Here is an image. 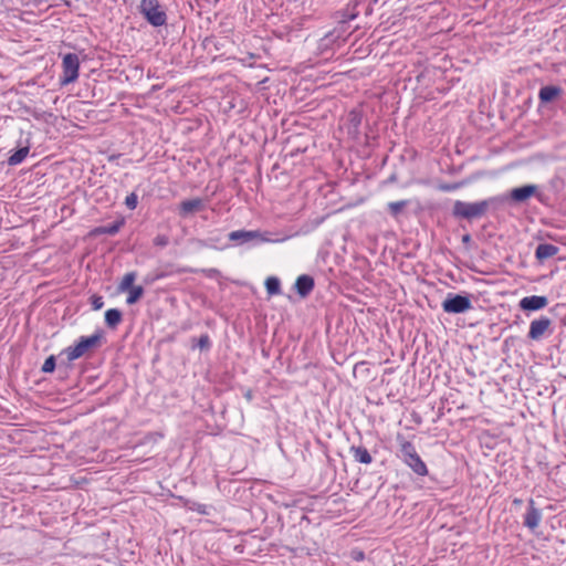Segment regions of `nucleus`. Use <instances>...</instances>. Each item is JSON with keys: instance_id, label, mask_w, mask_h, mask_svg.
Here are the masks:
<instances>
[{"instance_id": "4468645a", "label": "nucleus", "mask_w": 566, "mask_h": 566, "mask_svg": "<svg viewBox=\"0 0 566 566\" xmlns=\"http://www.w3.org/2000/svg\"><path fill=\"white\" fill-rule=\"evenodd\" d=\"M564 91L557 85H546L541 87L538 92V99L541 104H548L562 97Z\"/></svg>"}, {"instance_id": "f704fd0d", "label": "nucleus", "mask_w": 566, "mask_h": 566, "mask_svg": "<svg viewBox=\"0 0 566 566\" xmlns=\"http://www.w3.org/2000/svg\"><path fill=\"white\" fill-rule=\"evenodd\" d=\"M60 1H61L64 6H66V7H69V8H70V7H72V2H71V0H60Z\"/></svg>"}, {"instance_id": "20e7f679", "label": "nucleus", "mask_w": 566, "mask_h": 566, "mask_svg": "<svg viewBox=\"0 0 566 566\" xmlns=\"http://www.w3.org/2000/svg\"><path fill=\"white\" fill-rule=\"evenodd\" d=\"M268 232L260 230H235L229 233V240L237 242L238 244L245 243H262V242H283L287 237L271 239L266 237Z\"/></svg>"}, {"instance_id": "6e6552de", "label": "nucleus", "mask_w": 566, "mask_h": 566, "mask_svg": "<svg viewBox=\"0 0 566 566\" xmlns=\"http://www.w3.org/2000/svg\"><path fill=\"white\" fill-rule=\"evenodd\" d=\"M551 325L552 319L547 316H541L539 318L533 319L530 324V331L527 334L528 339H542L547 332H551Z\"/></svg>"}, {"instance_id": "aec40b11", "label": "nucleus", "mask_w": 566, "mask_h": 566, "mask_svg": "<svg viewBox=\"0 0 566 566\" xmlns=\"http://www.w3.org/2000/svg\"><path fill=\"white\" fill-rule=\"evenodd\" d=\"M123 321V313L118 308H109L105 312V324L115 329Z\"/></svg>"}, {"instance_id": "2f4dec72", "label": "nucleus", "mask_w": 566, "mask_h": 566, "mask_svg": "<svg viewBox=\"0 0 566 566\" xmlns=\"http://www.w3.org/2000/svg\"><path fill=\"white\" fill-rule=\"evenodd\" d=\"M459 188V184H442L439 186V189L442 190V191H453V190H457Z\"/></svg>"}, {"instance_id": "9b49d317", "label": "nucleus", "mask_w": 566, "mask_h": 566, "mask_svg": "<svg viewBox=\"0 0 566 566\" xmlns=\"http://www.w3.org/2000/svg\"><path fill=\"white\" fill-rule=\"evenodd\" d=\"M542 520V512L539 509L535 506V501L533 499L528 500V505L526 513L524 514L523 524L527 528L534 531L538 527Z\"/></svg>"}, {"instance_id": "5701e85b", "label": "nucleus", "mask_w": 566, "mask_h": 566, "mask_svg": "<svg viewBox=\"0 0 566 566\" xmlns=\"http://www.w3.org/2000/svg\"><path fill=\"white\" fill-rule=\"evenodd\" d=\"M409 200H400V201H391L387 205L388 212L395 218L398 219L400 213L405 208L409 206Z\"/></svg>"}, {"instance_id": "39448f33", "label": "nucleus", "mask_w": 566, "mask_h": 566, "mask_svg": "<svg viewBox=\"0 0 566 566\" xmlns=\"http://www.w3.org/2000/svg\"><path fill=\"white\" fill-rule=\"evenodd\" d=\"M139 10L146 21L153 27H163L167 23V14L158 0H142Z\"/></svg>"}, {"instance_id": "a211bd4d", "label": "nucleus", "mask_w": 566, "mask_h": 566, "mask_svg": "<svg viewBox=\"0 0 566 566\" xmlns=\"http://www.w3.org/2000/svg\"><path fill=\"white\" fill-rule=\"evenodd\" d=\"M355 8H356V4L353 8L347 7L346 9L337 11L335 13V19L338 22V24L340 25V30L343 32L346 31L345 24L348 21L354 20L358 15V12L355 10Z\"/></svg>"}, {"instance_id": "f3484780", "label": "nucleus", "mask_w": 566, "mask_h": 566, "mask_svg": "<svg viewBox=\"0 0 566 566\" xmlns=\"http://www.w3.org/2000/svg\"><path fill=\"white\" fill-rule=\"evenodd\" d=\"M349 452L353 455L354 460L361 464H370L373 462V457L370 452L364 446H352L349 448Z\"/></svg>"}, {"instance_id": "b1692460", "label": "nucleus", "mask_w": 566, "mask_h": 566, "mask_svg": "<svg viewBox=\"0 0 566 566\" xmlns=\"http://www.w3.org/2000/svg\"><path fill=\"white\" fill-rule=\"evenodd\" d=\"M137 277L136 272H128L124 275L120 283L117 286V291L120 293H124L128 291L129 289L134 287V282Z\"/></svg>"}, {"instance_id": "e433bc0d", "label": "nucleus", "mask_w": 566, "mask_h": 566, "mask_svg": "<svg viewBox=\"0 0 566 566\" xmlns=\"http://www.w3.org/2000/svg\"><path fill=\"white\" fill-rule=\"evenodd\" d=\"M334 32H335V31L329 32L328 34H326V38H331V36H333V35H334Z\"/></svg>"}, {"instance_id": "cd10ccee", "label": "nucleus", "mask_w": 566, "mask_h": 566, "mask_svg": "<svg viewBox=\"0 0 566 566\" xmlns=\"http://www.w3.org/2000/svg\"><path fill=\"white\" fill-rule=\"evenodd\" d=\"M55 368H56V358L54 355H50L44 360V363L41 367V371L44 374H51L55 370Z\"/></svg>"}, {"instance_id": "a878e982", "label": "nucleus", "mask_w": 566, "mask_h": 566, "mask_svg": "<svg viewBox=\"0 0 566 566\" xmlns=\"http://www.w3.org/2000/svg\"><path fill=\"white\" fill-rule=\"evenodd\" d=\"M265 289L269 295H276L281 292V282L275 276H270L265 280Z\"/></svg>"}, {"instance_id": "2eb2a0df", "label": "nucleus", "mask_w": 566, "mask_h": 566, "mask_svg": "<svg viewBox=\"0 0 566 566\" xmlns=\"http://www.w3.org/2000/svg\"><path fill=\"white\" fill-rule=\"evenodd\" d=\"M294 286L301 297H306L313 291L315 282L311 275L302 274L296 279Z\"/></svg>"}, {"instance_id": "f257e3e1", "label": "nucleus", "mask_w": 566, "mask_h": 566, "mask_svg": "<svg viewBox=\"0 0 566 566\" xmlns=\"http://www.w3.org/2000/svg\"><path fill=\"white\" fill-rule=\"evenodd\" d=\"M504 201V197H491L476 202L457 200L452 207V216L458 220L472 222L485 216L490 209H497Z\"/></svg>"}, {"instance_id": "c85d7f7f", "label": "nucleus", "mask_w": 566, "mask_h": 566, "mask_svg": "<svg viewBox=\"0 0 566 566\" xmlns=\"http://www.w3.org/2000/svg\"><path fill=\"white\" fill-rule=\"evenodd\" d=\"M137 205H138V197H137L136 192H132L125 198V206L127 207V209L135 210L137 208Z\"/></svg>"}, {"instance_id": "dca6fc26", "label": "nucleus", "mask_w": 566, "mask_h": 566, "mask_svg": "<svg viewBox=\"0 0 566 566\" xmlns=\"http://www.w3.org/2000/svg\"><path fill=\"white\" fill-rule=\"evenodd\" d=\"M558 251L559 248L557 245L551 243H541L535 250V258L538 262H544L545 260L555 256Z\"/></svg>"}, {"instance_id": "ea45409f", "label": "nucleus", "mask_w": 566, "mask_h": 566, "mask_svg": "<svg viewBox=\"0 0 566 566\" xmlns=\"http://www.w3.org/2000/svg\"><path fill=\"white\" fill-rule=\"evenodd\" d=\"M378 0H374V2H377Z\"/></svg>"}, {"instance_id": "473e14b6", "label": "nucleus", "mask_w": 566, "mask_h": 566, "mask_svg": "<svg viewBox=\"0 0 566 566\" xmlns=\"http://www.w3.org/2000/svg\"><path fill=\"white\" fill-rule=\"evenodd\" d=\"M471 240H472L471 235L468 234V233L462 237V243L463 244H469L471 242Z\"/></svg>"}, {"instance_id": "4be33fe9", "label": "nucleus", "mask_w": 566, "mask_h": 566, "mask_svg": "<svg viewBox=\"0 0 566 566\" xmlns=\"http://www.w3.org/2000/svg\"><path fill=\"white\" fill-rule=\"evenodd\" d=\"M199 348L201 352H208L211 348V339L208 334H202L199 338L191 339V349Z\"/></svg>"}, {"instance_id": "0eeeda50", "label": "nucleus", "mask_w": 566, "mask_h": 566, "mask_svg": "<svg viewBox=\"0 0 566 566\" xmlns=\"http://www.w3.org/2000/svg\"><path fill=\"white\" fill-rule=\"evenodd\" d=\"M80 60L77 54L67 53L62 60V75L60 76V84L67 85L75 82L78 77Z\"/></svg>"}, {"instance_id": "ddd939ff", "label": "nucleus", "mask_w": 566, "mask_h": 566, "mask_svg": "<svg viewBox=\"0 0 566 566\" xmlns=\"http://www.w3.org/2000/svg\"><path fill=\"white\" fill-rule=\"evenodd\" d=\"M536 185H524L522 187L513 188L510 192V199L514 202H524L537 192Z\"/></svg>"}, {"instance_id": "423d86ee", "label": "nucleus", "mask_w": 566, "mask_h": 566, "mask_svg": "<svg viewBox=\"0 0 566 566\" xmlns=\"http://www.w3.org/2000/svg\"><path fill=\"white\" fill-rule=\"evenodd\" d=\"M443 312L448 314H462L472 308L470 294L448 293L442 304Z\"/></svg>"}, {"instance_id": "c9c22d12", "label": "nucleus", "mask_w": 566, "mask_h": 566, "mask_svg": "<svg viewBox=\"0 0 566 566\" xmlns=\"http://www.w3.org/2000/svg\"><path fill=\"white\" fill-rule=\"evenodd\" d=\"M523 503V501L521 499H514L513 500V504L514 505H521Z\"/></svg>"}, {"instance_id": "6ab92c4d", "label": "nucleus", "mask_w": 566, "mask_h": 566, "mask_svg": "<svg viewBox=\"0 0 566 566\" xmlns=\"http://www.w3.org/2000/svg\"><path fill=\"white\" fill-rule=\"evenodd\" d=\"M124 224H125V219L120 218L119 220H116L111 224L101 226V227L95 228L92 231V234H94V235H99V234L115 235L116 233H118V231L122 229V227Z\"/></svg>"}, {"instance_id": "412c9836", "label": "nucleus", "mask_w": 566, "mask_h": 566, "mask_svg": "<svg viewBox=\"0 0 566 566\" xmlns=\"http://www.w3.org/2000/svg\"><path fill=\"white\" fill-rule=\"evenodd\" d=\"M29 151H30L29 145L20 146L13 154H11L8 157L7 164L9 166H17V165L21 164L28 156Z\"/></svg>"}, {"instance_id": "9d476101", "label": "nucleus", "mask_w": 566, "mask_h": 566, "mask_svg": "<svg viewBox=\"0 0 566 566\" xmlns=\"http://www.w3.org/2000/svg\"><path fill=\"white\" fill-rule=\"evenodd\" d=\"M205 207V202L201 198L184 200L178 206V214L181 218H188L189 216L202 211Z\"/></svg>"}, {"instance_id": "393cba45", "label": "nucleus", "mask_w": 566, "mask_h": 566, "mask_svg": "<svg viewBox=\"0 0 566 566\" xmlns=\"http://www.w3.org/2000/svg\"><path fill=\"white\" fill-rule=\"evenodd\" d=\"M127 292L128 296L126 298V303L128 305H134L144 296L145 290L142 285H136L129 289Z\"/></svg>"}, {"instance_id": "f03ea898", "label": "nucleus", "mask_w": 566, "mask_h": 566, "mask_svg": "<svg viewBox=\"0 0 566 566\" xmlns=\"http://www.w3.org/2000/svg\"><path fill=\"white\" fill-rule=\"evenodd\" d=\"M105 343V335L103 329H97L91 336H81L74 346L64 348L60 355H66L67 361L71 363L101 347Z\"/></svg>"}, {"instance_id": "f8f14e48", "label": "nucleus", "mask_w": 566, "mask_h": 566, "mask_svg": "<svg viewBox=\"0 0 566 566\" xmlns=\"http://www.w3.org/2000/svg\"><path fill=\"white\" fill-rule=\"evenodd\" d=\"M548 298L544 295L525 296L520 301V308L526 312L539 311L546 307Z\"/></svg>"}, {"instance_id": "7c9ffc66", "label": "nucleus", "mask_w": 566, "mask_h": 566, "mask_svg": "<svg viewBox=\"0 0 566 566\" xmlns=\"http://www.w3.org/2000/svg\"><path fill=\"white\" fill-rule=\"evenodd\" d=\"M154 244L157 245V247H161V248H165L169 244V238L165 234H158L155 239H154Z\"/></svg>"}, {"instance_id": "bb28decb", "label": "nucleus", "mask_w": 566, "mask_h": 566, "mask_svg": "<svg viewBox=\"0 0 566 566\" xmlns=\"http://www.w3.org/2000/svg\"><path fill=\"white\" fill-rule=\"evenodd\" d=\"M185 506L191 511L198 512L201 515H208L209 510L206 504H201L198 502H191L189 500L186 501Z\"/></svg>"}, {"instance_id": "4c0bfd02", "label": "nucleus", "mask_w": 566, "mask_h": 566, "mask_svg": "<svg viewBox=\"0 0 566 566\" xmlns=\"http://www.w3.org/2000/svg\"><path fill=\"white\" fill-rule=\"evenodd\" d=\"M363 556H364L363 553L357 554V557L363 558Z\"/></svg>"}, {"instance_id": "58836bf2", "label": "nucleus", "mask_w": 566, "mask_h": 566, "mask_svg": "<svg viewBox=\"0 0 566 566\" xmlns=\"http://www.w3.org/2000/svg\"><path fill=\"white\" fill-rule=\"evenodd\" d=\"M363 556H364L363 553L357 554V557L363 558Z\"/></svg>"}, {"instance_id": "72a5a7b5", "label": "nucleus", "mask_w": 566, "mask_h": 566, "mask_svg": "<svg viewBox=\"0 0 566 566\" xmlns=\"http://www.w3.org/2000/svg\"><path fill=\"white\" fill-rule=\"evenodd\" d=\"M48 1H49V0H33V3H34V6H35V7H39V6H41L42 3L48 2Z\"/></svg>"}, {"instance_id": "7ed1b4c3", "label": "nucleus", "mask_w": 566, "mask_h": 566, "mask_svg": "<svg viewBox=\"0 0 566 566\" xmlns=\"http://www.w3.org/2000/svg\"><path fill=\"white\" fill-rule=\"evenodd\" d=\"M397 441L399 442L398 457L402 462L412 470V472L419 476H426L428 474L427 464L422 461L416 447L412 442L407 441L402 436L398 434Z\"/></svg>"}, {"instance_id": "c756f323", "label": "nucleus", "mask_w": 566, "mask_h": 566, "mask_svg": "<svg viewBox=\"0 0 566 566\" xmlns=\"http://www.w3.org/2000/svg\"><path fill=\"white\" fill-rule=\"evenodd\" d=\"M91 305L93 310L98 311L104 306V300L101 295H92L91 296Z\"/></svg>"}, {"instance_id": "1a4fd4ad", "label": "nucleus", "mask_w": 566, "mask_h": 566, "mask_svg": "<svg viewBox=\"0 0 566 566\" xmlns=\"http://www.w3.org/2000/svg\"><path fill=\"white\" fill-rule=\"evenodd\" d=\"M363 120V112L359 108H353L346 117L345 128L348 136L357 140L360 136V125Z\"/></svg>"}]
</instances>
